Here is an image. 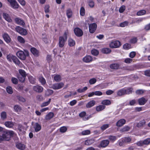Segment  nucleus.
I'll return each mask as SVG.
<instances>
[{"label": "nucleus", "mask_w": 150, "mask_h": 150, "mask_svg": "<svg viewBox=\"0 0 150 150\" xmlns=\"http://www.w3.org/2000/svg\"><path fill=\"white\" fill-rule=\"evenodd\" d=\"M33 90L36 92L38 93H41L43 91V88L38 85L34 86L33 87Z\"/></svg>", "instance_id": "obj_11"}, {"label": "nucleus", "mask_w": 150, "mask_h": 150, "mask_svg": "<svg viewBox=\"0 0 150 150\" xmlns=\"http://www.w3.org/2000/svg\"><path fill=\"white\" fill-rule=\"evenodd\" d=\"M1 119L2 120H5L7 118V114L6 112L3 111L1 113Z\"/></svg>", "instance_id": "obj_25"}, {"label": "nucleus", "mask_w": 150, "mask_h": 150, "mask_svg": "<svg viewBox=\"0 0 150 150\" xmlns=\"http://www.w3.org/2000/svg\"><path fill=\"white\" fill-rule=\"evenodd\" d=\"M17 39L18 41L21 43H24L25 41L24 39L21 36H18L17 37Z\"/></svg>", "instance_id": "obj_44"}, {"label": "nucleus", "mask_w": 150, "mask_h": 150, "mask_svg": "<svg viewBox=\"0 0 150 150\" xmlns=\"http://www.w3.org/2000/svg\"><path fill=\"white\" fill-rule=\"evenodd\" d=\"M89 31L90 33H93L96 30L97 25L96 23H93L89 24Z\"/></svg>", "instance_id": "obj_7"}, {"label": "nucleus", "mask_w": 150, "mask_h": 150, "mask_svg": "<svg viewBox=\"0 0 150 150\" xmlns=\"http://www.w3.org/2000/svg\"><path fill=\"white\" fill-rule=\"evenodd\" d=\"M10 4L11 7L14 8H18L19 5L16 0Z\"/></svg>", "instance_id": "obj_31"}, {"label": "nucleus", "mask_w": 150, "mask_h": 150, "mask_svg": "<svg viewBox=\"0 0 150 150\" xmlns=\"http://www.w3.org/2000/svg\"><path fill=\"white\" fill-rule=\"evenodd\" d=\"M96 79L95 78H92L89 80V83L91 84H93L96 83Z\"/></svg>", "instance_id": "obj_57"}, {"label": "nucleus", "mask_w": 150, "mask_h": 150, "mask_svg": "<svg viewBox=\"0 0 150 150\" xmlns=\"http://www.w3.org/2000/svg\"><path fill=\"white\" fill-rule=\"evenodd\" d=\"M51 100V99L50 98L49 99L48 101L42 103L41 105V107H43L48 105L50 103Z\"/></svg>", "instance_id": "obj_37"}, {"label": "nucleus", "mask_w": 150, "mask_h": 150, "mask_svg": "<svg viewBox=\"0 0 150 150\" xmlns=\"http://www.w3.org/2000/svg\"><path fill=\"white\" fill-rule=\"evenodd\" d=\"M14 21L18 25H24L25 23L24 21L19 18H16L14 19Z\"/></svg>", "instance_id": "obj_12"}, {"label": "nucleus", "mask_w": 150, "mask_h": 150, "mask_svg": "<svg viewBox=\"0 0 150 150\" xmlns=\"http://www.w3.org/2000/svg\"><path fill=\"white\" fill-rule=\"evenodd\" d=\"M108 137L110 141L114 142L117 139L116 136L113 135H109L108 136Z\"/></svg>", "instance_id": "obj_39"}, {"label": "nucleus", "mask_w": 150, "mask_h": 150, "mask_svg": "<svg viewBox=\"0 0 150 150\" xmlns=\"http://www.w3.org/2000/svg\"><path fill=\"white\" fill-rule=\"evenodd\" d=\"M96 103V102L94 100H91L89 101L86 105V106L87 108H90L94 106Z\"/></svg>", "instance_id": "obj_24"}, {"label": "nucleus", "mask_w": 150, "mask_h": 150, "mask_svg": "<svg viewBox=\"0 0 150 150\" xmlns=\"http://www.w3.org/2000/svg\"><path fill=\"white\" fill-rule=\"evenodd\" d=\"M101 52L104 54H108L111 52V50L109 48H103L101 49Z\"/></svg>", "instance_id": "obj_27"}, {"label": "nucleus", "mask_w": 150, "mask_h": 150, "mask_svg": "<svg viewBox=\"0 0 150 150\" xmlns=\"http://www.w3.org/2000/svg\"><path fill=\"white\" fill-rule=\"evenodd\" d=\"M5 126L8 128H12L14 126L13 123L11 121H6L5 122Z\"/></svg>", "instance_id": "obj_21"}, {"label": "nucleus", "mask_w": 150, "mask_h": 150, "mask_svg": "<svg viewBox=\"0 0 150 150\" xmlns=\"http://www.w3.org/2000/svg\"><path fill=\"white\" fill-rule=\"evenodd\" d=\"M67 33L66 32L64 33V37L60 36L59 37V46L60 47H63L65 44V42L67 39Z\"/></svg>", "instance_id": "obj_4"}, {"label": "nucleus", "mask_w": 150, "mask_h": 150, "mask_svg": "<svg viewBox=\"0 0 150 150\" xmlns=\"http://www.w3.org/2000/svg\"><path fill=\"white\" fill-rule=\"evenodd\" d=\"M53 93V90L50 89H47L45 92V94L48 96L52 94Z\"/></svg>", "instance_id": "obj_40"}, {"label": "nucleus", "mask_w": 150, "mask_h": 150, "mask_svg": "<svg viewBox=\"0 0 150 150\" xmlns=\"http://www.w3.org/2000/svg\"><path fill=\"white\" fill-rule=\"evenodd\" d=\"M74 31L76 35L78 37H81L83 35V32L81 30L78 28L74 29Z\"/></svg>", "instance_id": "obj_9"}, {"label": "nucleus", "mask_w": 150, "mask_h": 150, "mask_svg": "<svg viewBox=\"0 0 150 150\" xmlns=\"http://www.w3.org/2000/svg\"><path fill=\"white\" fill-rule=\"evenodd\" d=\"M128 22L127 21H125L123 23H120V26L121 27H124L127 26L128 24Z\"/></svg>", "instance_id": "obj_62"}, {"label": "nucleus", "mask_w": 150, "mask_h": 150, "mask_svg": "<svg viewBox=\"0 0 150 150\" xmlns=\"http://www.w3.org/2000/svg\"><path fill=\"white\" fill-rule=\"evenodd\" d=\"M130 129V128L128 126H126L123 127L122 129V132H126L129 131Z\"/></svg>", "instance_id": "obj_53"}, {"label": "nucleus", "mask_w": 150, "mask_h": 150, "mask_svg": "<svg viewBox=\"0 0 150 150\" xmlns=\"http://www.w3.org/2000/svg\"><path fill=\"white\" fill-rule=\"evenodd\" d=\"M3 16L4 18L8 22H10L11 21V19L8 14L4 13H3Z\"/></svg>", "instance_id": "obj_23"}, {"label": "nucleus", "mask_w": 150, "mask_h": 150, "mask_svg": "<svg viewBox=\"0 0 150 150\" xmlns=\"http://www.w3.org/2000/svg\"><path fill=\"white\" fill-rule=\"evenodd\" d=\"M101 103L103 105H109L111 104V102L109 100H102Z\"/></svg>", "instance_id": "obj_34"}, {"label": "nucleus", "mask_w": 150, "mask_h": 150, "mask_svg": "<svg viewBox=\"0 0 150 150\" xmlns=\"http://www.w3.org/2000/svg\"><path fill=\"white\" fill-rule=\"evenodd\" d=\"M144 145H147L150 143V139H147L143 141Z\"/></svg>", "instance_id": "obj_55"}, {"label": "nucleus", "mask_w": 150, "mask_h": 150, "mask_svg": "<svg viewBox=\"0 0 150 150\" xmlns=\"http://www.w3.org/2000/svg\"><path fill=\"white\" fill-rule=\"evenodd\" d=\"M19 74L18 75H21V76L26 77L27 75L26 73L24 70L21 69H19Z\"/></svg>", "instance_id": "obj_36"}, {"label": "nucleus", "mask_w": 150, "mask_h": 150, "mask_svg": "<svg viewBox=\"0 0 150 150\" xmlns=\"http://www.w3.org/2000/svg\"><path fill=\"white\" fill-rule=\"evenodd\" d=\"M80 15L83 16L85 14V10L84 7H82L81 8L80 10Z\"/></svg>", "instance_id": "obj_50"}, {"label": "nucleus", "mask_w": 150, "mask_h": 150, "mask_svg": "<svg viewBox=\"0 0 150 150\" xmlns=\"http://www.w3.org/2000/svg\"><path fill=\"white\" fill-rule=\"evenodd\" d=\"M46 59L48 63L50 62L52 60L51 56L50 55H47L46 57Z\"/></svg>", "instance_id": "obj_60"}, {"label": "nucleus", "mask_w": 150, "mask_h": 150, "mask_svg": "<svg viewBox=\"0 0 150 150\" xmlns=\"http://www.w3.org/2000/svg\"><path fill=\"white\" fill-rule=\"evenodd\" d=\"M72 12L71 9L69 8L67 10V15L68 18H70L72 16Z\"/></svg>", "instance_id": "obj_32"}, {"label": "nucleus", "mask_w": 150, "mask_h": 150, "mask_svg": "<svg viewBox=\"0 0 150 150\" xmlns=\"http://www.w3.org/2000/svg\"><path fill=\"white\" fill-rule=\"evenodd\" d=\"M17 77L20 81L22 83L24 82L26 77L21 76V75H17Z\"/></svg>", "instance_id": "obj_30"}, {"label": "nucleus", "mask_w": 150, "mask_h": 150, "mask_svg": "<svg viewBox=\"0 0 150 150\" xmlns=\"http://www.w3.org/2000/svg\"><path fill=\"white\" fill-rule=\"evenodd\" d=\"M147 101V100L144 97H142L138 100V102L139 105H144Z\"/></svg>", "instance_id": "obj_13"}, {"label": "nucleus", "mask_w": 150, "mask_h": 150, "mask_svg": "<svg viewBox=\"0 0 150 150\" xmlns=\"http://www.w3.org/2000/svg\"><path fill=\"white\" fill-rule=\"evenodd\" d=\"M122 139L125 143H129L131 141V138L129 137H126Z\"/></svg>", "instance_id": "obj_35"}, {"label": "nucleus", "mask_w": 150, "mask_h": 150, "mask_svg": "<svg viewBox=\"0 0 150 150\" xmlns=\"http://www.w3.org/2000/svg\"><path fill=\"white\" fill-rule=\"evenodd\" d=\"M39 81L42 85L45 84L46 83L45 79L42 76H40L39 77Z\"/></svg>", "instance_id": "obj_41"}, {"label": "nucleus", "mask_w": 150, "mask_h": 150, "mask_svg": "<svg viewBox=\"0 0 150 150\" xmlns=\"http://www.w3.org/2000/svg\"><path fill=\"white\" fill-rule=\"evenodd\" d=\"M1 136L3 141H8L10 139L11 137L13 136L14 133L13 131H4Z\"/></svg>", "instance_id": "obj_1"}, {"label": "nucleus", "mask_w": 150, "mask_h": 150, "mask_svg": "<svg viewBox=\"0 0 150 150\" xmlns=\"http://www.w3.org/2000/svg\"><path fill=\"white\" fill-rule=\"evenodd\" d=\"M54 116V113L52 112H50L46 115L45 117V119L47 121L50 120Z\"/></svg>", "instance_id": "obj_16"}, {"label": "nucleus", "mask_w": 150, "mask_h": 150, "mask_svg": "<svg viewBox=\"0 0 150 150\" xmlns=\"http://www.w3.org/2000/svg\"><path fill=\"white\" fill-rule=\"evenodd\" d=\"M119 67V65L117 64H111L110 66V67L113 69H117Z\"/></svg>", "instance_id": "obj_33"}, {"label": "nucleus", "mask_w": 150, "mask_h": 150, "mask_svg": "<svg viewBox=\"0 0 150 150\" xmlns=\"http://www.w3.org/2000/svg\"><path fill=\"white\" fill-rule=\"evenodd\" d=\"M64 85V84L62 82L59 83H55L52 85L51 88L55 90H58L62 88Z\"/></svg>", "instance_id": "obj_8"}, {"label": "nucleus", "mask_w": 150, "mask_h": 150, "mask_svg": "<svg viewBox=\"0 0 150 150\" xmlns=\"http://www.w3.org/2000/svg\"><path fill=\"white\" fill-rule=\"evenodd\" d=\"M14 109L15 111L16 112H19L21 110V108L19 106L16 105H15L14 107Z\"/></svg>", "instance_id": "obj_38"}, {"label": "nucleus", "mask_w": 150, "mask_h": 150, "mask_svg": "<svg viewBox=\"0 0 150 150\" xmlns=\"http://www.w3.org/2000/svg\"><path fill=\"white\" fill-rule=\"evenodd\" d=\"M123 47L125 49H129L130 48V45L129 44H125L124 45Z\"/></svg>", "instance_id": "obj_59"}, {"label": "nucleus", "mask_w": 150, "mask_h": 150, "mask_svg": "<svg viewBox=\"0 0 150 150\" xmlns=\"http://www.w3.org/2000/svg\"><path fill=\"white\" fill-rule=\"evenodd\" d=\"M16 55L17 57L21 59L25 60L26 57L29 55V52L27 50H25L24 52L22 51H20L17 52Z\"/></svg>", "instance_id": "obj_2"}, {"label": "nucleus", "mask_w": 150, "mask_h": 150, "mask_svg": "<svg viewBox=\"0 0 150 150\" xmlns=\"http://www.w3.org/2000/svg\"><path fill=\"white\" fill-rule=\"evenodd\" d=\"M16 147L18 149L23 150L25 149V146L24 144H22L21 143H18L16 145Z\"/></svg>", "instance_id": "obj_26"}, {"label": "nucleus", "mask_w": 150, "mask_h": 150, "mask_svg": "<svg viewBox=\"0 0 150 150\" xmlns=\"http://www.w3.org/2000/svg\"><path fill=\"white\" fill-rule=\"evenodd\" d=\"M127 91L124 88H122L118 91L117 94L119 96H121L126 94Z\"/></svg>", "instance_id": "obj_15"}, {"label": "nucleus", "mask_w": 150, "mask_h": 150, "mask_svg": "<svg viewBox=\"0 0 150 150\" xmlns=\"http://www.w3.org/2000/svg\"><path fill=\"white\" fill-rule=\"evenodd\" d=\"M67 130V128L65 126L61 127L60 129V131L62 133L65 132Z\"/></svg>", "instance_id": "obj_49"}, {"label": "nucleus", "mask_w": 150, "mask_h": 150, "mask_svg": "<svg viewBox=\"0 0 150 150\" xmlns=\"http://www.w3.org/2000/svg\"><path fill=\"white\" fill-rule=\"evenodd\" d=\"M54 79L56 81H59L61 80V76L60 75H56L54 77Z\"/></svg>", "instance_id": "obj_47"}, {"label": "nucleus", "mask_w": 150, "mask_h": 150, "mask_svg": "<svg viewBox=\"0 0 150 150\" xmlns=\"http://www.w3.org/2000/svg\"><path fill=\"white\" fill-rule=\"evenodd\" d=\"M34 128L35 129V131L37 132L40 130L41 127L38 123H36L34 125Z\"/></svg>", "instance_id": "obj_20"}, {"label": "nucleus", "mask_w": 150, "mask_h": 150, "mask_svg": "<svg viewBox=\"0 0 150 150\" xmlns=\"http://www.w3.org/2000/svg\"><path fill=\"white\" fill-rule=\"evenodd\" d=\"M91 53L94 56H97L99 52L96 50L93 49L91 51Z\"/></svg>", "instance_id": "obj_48"}, {"label": "nucleus", "mask_w": 150, "mask_h": 150, "mask_svg": "<svg viewBox=\"0 0 150 150\" xmlns=\"http://www.w3.org/2000/svg\"><path fill=\"white\" fill-rule=\"evenodd\" d=\"M3 38L4 40L7 42L9 43L11 40V38L7 33H4L3 35Z\"/></svg>", "instance_id": "obj_19"}, {"label": "nucleus", "mask_w": 150, "mask_h": 150, "mask_svg": "<svg viewBox=\"0 0 150 150\" xmlns=\"http://www.w3.org/2000/svg\"><path fill=\"white\" fill-rule=\"evenodd\" d=\"M146 122L144 120H143L140 121L138 122L137 125V126L138 127H144L145 125Z\"/></svg>", "instance_id": "obj_22"}, {"label": "nucleus", "mask_w": 150, "mask_h": 150, "mask_svg": "<svg viewBox=\"0 0 150 150\" xmlns=\"http://www.w3.org/2000/svg\"><path fill=\"white\" fill-rule=\"evenodd\" d=\"M24 88V86L20 84H18V89L19 91L23 90Z\"/></svg>", "instance_id": "obj_64"}, {"label": "nucleus", "mask_w": 150, "mask_h": 150, "mask_svg": "<svg viewBox=\"0 0 150 150\" xmlns=\"http://www.w3.org/2000/svg\"><path fill=\"white\" fill-rule=\"evenodd\" d=\"M108 124H105L102 125L101 127V129L103 131L105 130L108 127Z\"/></svg>", "instance_id": "obj_58"}, {"label": "nucleus", "mask_w": 150, "mask_h": 150, "mask_svg": "<svg viewBox=\"0 0 150 150\" xmlns=\"http://www.w3.org/2000/svg\"><path fill=\"white\" fill-rule=\"evenodd\" d=\"M6 58L8 60L11 62L12 61H13L16 64L19 65L20 64V61L17 57L12 54H9L6 56Z\"/></svg>", "instance_id": "obj_3"}, {"label": "nucleus", "mask_w": 150, "mask_h": 150, "mask_svg": "<svg viewBox=\"0 0 150 150\" xmlns=\"http://www.w3.org/2000/svg\"><path fill=\"white\" fill-rule=\"evenodd\" d=\"M132 59L129 58H127L125 59L124 62L127 63H130L132 62Z\"/></svg>", "instance_id": "obj_63"}, {"label": "nucleus", "mask_w": 150, "mask_h": 150, "mask_svg": "<svg viewBox=\"0 0 150 150\" xmlns=\"http://www.w3.org/2000/svg\"><path fill=\"white\" fill-rule=\"evenodd\" d=\"M144 91L142 89H139L136 91V93L137 95H141L143 94L144 92Z\"/></svg>", "instance_id": "obj_51"}, {"label": "nucleus", "mask_w": 150, "mask_h": 150, "mask_svg": "<svg viewBox=\"0 0 150 150\" xmlns=\"http://www.w3.org/2000/svg\"><path fill=\"white\" fill-rule=\"evenodd\" d=\"M16 31L21 35H25L27 34V32L26 29L19 26H17L15 28Z\"/></svg>", "instance_id": "obj_5"}, {"label": "nucleus", "mask_w": 150, "mask_h": 150, "mask_svg": "<svg viewBox=\"0 0 150 150\" xmlns=\"http://www.w3.org/2000/svg\"><path fill=\"white\" fill-rule=\"evenodd\" d=\"M29 80L30 82L33 84L35 83V79L32 76H29Z\"/></svg>", "instance_id": "obj_46"}, {"label": "nucleus", "mask_w": 150, "mask_h": 150, "mask_svg": "<svg viewBox=\"0 0 150 150\" xmlns=\"http://www.w3.org/2000/svg\"><path fill=\"white\" fill-rule=\"evenodd\" d=\"M125 6L122 5V6L119 9V11L120 13H123L125 10Z\"/></svg>", "instance_id": "obj_56"}, {"label": "nucleus", "mask_w": 150, "mask_h": 150, "mask_svg": "<svg viewBox=\"0 0 150 150\" xmlns=\"http://www.w3.org/2000/svg\"><path fill=\"white\" fill-rule=\"evenodd\" d=\"M126 121V120L124 119L120 120L116 123V125L117 127H121L125 124Z\"/></svg>", "instance_id": "obj_14"}, {"label": "nucleus", "mask_w": 150, "mask_h": 150, "mask_svg": "<svg viewBox=\"0 0 150 150\" xmlns=\"http://www.w3.org/2000/svg\"><path fill=\"white\" fill-rule=\"evenodd\" d=\"M132 88H128L127 89H125V90L127 91L126 92V94H129L132 93Z\"/></svg>", "instance_id": "obj_61"}, {"label": "nucleus", "mask_w": 150, "mask_h": 150, "mask_svg": "<svg viewBox=\"0 0 150 150\" xmlns=\"http://www.w3.org/2000/svg\"><path fill=\"white\" fill-rule=\"evenodd\" d=\"M121 45V43L118 41H115L112 42L110 44V47L112 48H118Z\"/></svg>", "instance_id": "obj_6"}, {"label": "nucleus", "mask_w": 150, "mask_h": 150, "mask_svg": "<svg viewBox=\"0 0 150 150\" xmlns=\"http://www.w3.org/2000/svg\"><path fill=\"white\" fill-rule=\"evenodd\" d=\"M31 53L35 56H38L39 55V51L34 47L31 48L30 49Z\"/></svg>", "instance_id": "obj_18"}, {"label": "nucleus", "mask_w": 150, "mask_h": 150, "mask_svg": "<svg viewBox=\"0 0 150 150\" xmlns=\"http://www.w3.org/2000/svg\"><path fill=\"white\" fill-rule=\"evenodd\" d=\"M105 108V105H100L97 106L96 109L97 111L99 112L103 110Z\"/></svg>", "instance_id": "obj_29"}, {"label": "nucleus", "mask_w": 150, "mask_h": 150, "mask_svg": "<svg viewBox=\"0 0 150 150\" xmlns=\"http://www.w3.org/2000/svg\"><path fill=\"white\" fill-rule=\"evenodd\" d=\"M83 135H86L89 134L90 133V131L87 130L83 131L81 132Z\"/></svg>", "instance_id": "obj_54"}, {"label": "nucleus", "mask_w": 150, "mask_h": 150, "mask_svg": "<svg viewBox=\"0 0 150 150\" xmlns=\"http://www.w3.org/2000/svg\"><path fill=\"white\" fill-rule=\"evenodd\" d=\"M110 142L108 140H104L101 141L100 146L101 147H105L107 146L109 143Z\"/></svg>", "instance_id": "obj_10"}, {"label": "nucleus", "mask_w": 150, "mask_h": 150, "mask_svg": "<svg viewBox=\"0 0 150 150\" xmlns=\"http://www.w3.org/2000/svg\"><path fill=\"white\" fill-rule=\"evenodd\" d=\"M6 90L7 93L9 94H12L13 93L12 88L10 86L7 87Z\"/></svg>", "instance_id": "obj_45"}, {"label": "nucleus", "mask_w": 150, "mask_h": 150, "mask_svg": "<svg viewBox=\"0 0 150 150\" xmlns=\"http://www.w3.org/2000/svg\"><path fill=\"white\" fill-rule=\"evenodd\" d=\"M11 80L12 82L15 84H17L18 83V80L15 78H12Z\"/></svg>", "instance_id": "obj_52"}, {"label": "nucleus", "mask_w": 150, "mask_h": 150, "mask_svg": "<svg viewBox=\"0 0 150 150\" xmlns=\"http://www.w3.org/2000/svg\"><path fill=\"white\" fill-rule=\"evenodd\" d=\"M92 58L91 56L88 55L86 56L83 58V60L85 62H89L92 60Z\"/></svg>", "instance_id": "obj_17"}, {"label": "nucleus", "mask_w": 150, "mask_h": 150, "mask_svg": "<svg viewBox=\"0 0 150 150\" xmlns=\"http://www.w3.org/2000/svg\"><path fill=\"white\" fill-rule=\"evenodd\" d=\"M146 13V11L144 10H141L137 13V15L138 16H142L145 14Z\"/></svg>", "instance_id": "obj_43"}, {"label": "nucleus", "mask_w": 150, "mask_h": 150, "mask_svg": "<svg viewBox=\"0 0 150 150\" xmlns=\"http://www.w3.org/2000/svg\"><path fill=\"white\" fill-rule=\"evenodd\" d=\"M95 142V140L93 139H90L85 141V144L87 145H89L93 144Z\"/></svg>", "instance_id": "obj_28"}, {"label": "nucleus", "mask_w": 150, "mask_h": 150, "mask_svg": "<svg viewBox=\"0 0 150 150\" xmlns=\"http://www.w3.org/2000/svg\"><path fill=\"white\" fill-rule=\"evenodd\" d=\"M69 45L71 47L75 45V42L72 39L69 38Z\"/></svg>", "instance_id": "obj_42"}]
</instances>
